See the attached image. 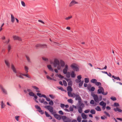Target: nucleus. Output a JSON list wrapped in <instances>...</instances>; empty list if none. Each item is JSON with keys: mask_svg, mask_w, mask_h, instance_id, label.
<instances>
[{"mask_svg": "<svg viewBox=\"0 0 122 122\" xmlns=\"http://www.w3.org/2000/svg\"><path fill=\"white\" fill-rule=\"evenodd\" d=\"M11 68L13 71L15 73L16 77L22 79H24L23 76L29 79H31V76L27 73H26L25 74H23L19 72H18L15 66L13 64H11Z\"/></svg>", "mask_w": 122, "mask_h": 122, "instance_id": "1", "label": "nucleus"}, {"mask_svg": "<svg viewBox=\"0 0 122 122\" xmlns=\"http://www.w3.org/2000/svg\"><path fill=\"white\" fill-rule=\"evenodd\" d=\"M53 65L54 67H57L58 70H59L61 68V66L60 64V62L59 60L55 59L53 61Z\"/></svg>", "mask_w": 122, "mask_h": 122, "instance_id": "2", "label": "nucleus"}, {"mask_svg": "<svg viewBox=\"0 0 122 122\" xmlns=\"http://www.w3.org/2000/svg\"><path fill=\"white\" fill-rule=\"evenodd\" d=\"M92 95L95 101L97 103H98L99 101H100L102 100V97L101 96H99V98L97 95H95L94 94H92Z\"/></svg>", "mask_w": 122, "mask_h": 122, "instance_id": "3", "label": "nucleus"}, {"mask_svg": "<svg viewBox=\"0 0 122 122\" xmlns=\"http://www.w3.org/2000/svg\"><path fill=\"white\" fill-rule=\"evenodd\" d=\"M44 107L48 109L52 114H53L54 113H56V112H53V108L50 105L46 106Z\"/></svg>", "mask_w": 122, "mask_h": 122, "instance_id": "4", "label": "nucleus"}, {"mask_svg": "<svg viewBox=\"0 0 122 122\" xmlns=\"http://www.w3.org/2000/svg\"><path fill=\"white\" fill-rule=\"evenodd\" d=\"M91 83L94 84L96 86H101V84L100 82H97L96 79H92L90 81Z\"/></svg>", "mask_w": 122, "mask_h": 122, "instance_id": "5", "label": "nucleus"}, {"mask_svg": "<svg viewBox=\"0 0 122 122\" xmlns=\"http://www.w3.org/2000/svg\"><path fill=\"white\" fill-rule=\"evenodd\" d=\"M0 89L3 93L6 95L8 94V92L4 88L3 86L1 84H0Z\"/></svg>", "mask_w": 122, "mask_h": 122, "instance_id": "6", "label": "nucleus"}, {"mask_svg": "<svg viewBox=\"0 0 122 122\" xmlns=\"http://www.w3.org/2000/svg\"><path fill=\"white\" fill-rule=\"evenodd\" d=\"M6 38L4 36H3L1 37V39L3 41V42L6 44H8L10 41V39L9 38H8L6 41H5Z\"/></svg>", "mask_w": 122, "mask_h": 122, "instance_id": "7", "label": "nucleus"}, {"mask_svg": "<svg viewBox=\"0 0 122 122\" xmlns=\"http://www.w3.org/2000/svg\"><path fill=\"white\" fill-rule=\"evenodd\" d=\"M71 67L74 71H79V69L77 66L75 64H72L71 65Z\"/></svg>", "mask_w": 122, "mask_h": 122, "instance_id": "8", "label": "nucleus"}, {"mask_svg": "<svg viewBox=\"0 0 122 122\" xmlns=\"http://www.w3.org/2000/svg\"><path fill=\"white\" fill-rule=\"evenodd\" d=\"M75 95L74 97H76L75 100H76L79 101V102L80 103L81 101V99L79 93H76L75 94Z\"/></svg>", "mask_w": 122, "mask_h": 122, "instance_id": "9", "label": "nucleus"}, {"mask_svg": "<svg viewBox=\"0 0 122 122\" xmlns=\"http://www.w3.org/2000/svg\"><path fill=\"white\" fill-rule=\"evenodd\" d=\"M61 118L64 122H70V120L69 118L65 116H62Z\"/></svg>", "mask_w": 122, "mask_h": 122, "instance_id": "10", "label": "nucleus"}, {"mask_svg": "<svg viewBox=\"0 0 122 122\" xmlns=\"http://www.w3.org/2000/svg\"><path fill=\"white\" fill-rule=\"evenodd\" d=\"M13 40H17L19 41H22V39L20 37L16 35H13Z\"/></svg>", "mask_w": 122, "mask_h": 122, "instance_id": "11", "label": "nucleus"}, {"mask_svg": "<svg viewBox=\"0 0 122 122\" xmlns=\"http://www.w3.org/2000/svg\"><path fill=\"white\" fill-rule=\"evenodd\" d=\"M99 89L98 90L97 93L98 94L102 93L103 92H104V89L101 86H99L98 87Z\"/></svg>", "mask_w": 122, "mask_h": 122, "instance_id": "12", "label": "nucleus"}, {"mask_svg": "<svg viewBox=\"0 0 122 122\" xmlns=\"http://www.w3.org/2000/svg\"><path fill=\"white\" fill-rule=\"evenodd\" d=\"M35 107L36 109L38 110V111L40 112L41 114H43L44 113V112L41 109V108L39 106L36 105L35 106Z\"/></svg>", "mask_w": 122, "mask_h": 122, "instance_id": "13", "label": "nucleus"}, {"mask_svg": "<svg viewBox=\"0 0 122 122\" xmlns=\"http://www.w3.org/2000/svg\"><path fill=\"white\" fill-rule=\"evenodd\" d=\"M68 70V66L66 64L65 65L64 68L63 70V72L64 74H66Z\"/></svg>", "mask_w": 122, "mask_h": 122, "instance_id": "14", "label": "nucleus"}, {"mask_svg": "<svg viewBox=\"0 0 122 122\" xmlns=\"http://www.w3.org/2000/svg\"><path fill=\"white\" fill-rule=\"evenodd\" d=\"M78 3L74 0H72L70 3L69 6L71 7L74 5L75 4H77Z\"/></svg>", "mask_w": 122, "mask_h": 122, "instance_id": "15", "label": "nucleus"}, {"mask_svg": "<svg viewBox=\"0 0 122 122\" xmlns=\"http://www.w3.org/2000/svg\"><path fill=\"white\" fill-rule=\"evenodd\" d=\"M5 62L6 66L8 67H10V63L8 60L7 59H5Z\"/></svg>", "mask_w": 122, "mask_h": 122, "instance_id": "16", "label": "nucleus"}, {"mask_svg": "<svg viewBox=\"0 0 122 122\" xmlns=\"http://www.w3.org/2000/svg\"><path fill=\"white\" fill-rule=\"evenodd\" d=\"M53 115H54L55 117L58 120H60L61 119V117L60 115L56 114H54V113Z\"/></svg>", "mask_w": 122, "mask_h": 122, "instance_id": "17", "label": "nucleus"}, {"mask_svg": "<svg viewBox=\"0 0 122 122\" xmlns=\"http://www.w3.org/2000/svg\"><path fill=\"white\" fill-rule=\"evenodd\" d=\"M81 116L83 119H87L88 116L85 114L84 113H83L81 114Z\"/></svg>", "mask_w": 122, "mask_h": 122, "instance_id": "18", "label": "nucleus"}, {"mask_svg": "<svg viewBox=\"0 0 122 122\" xmlns=\"http://www.w3.org/2000/svg\"><path fill=\"white\" fill-rule=\"evenodd\" d=\"M68 96L70 97H74V95H75V93H71V92H67Z\"/></svg>", "mask_w": 122, "mask_h": 122, "instance_id": "19", "label": "nucleus"}, {"mask_svg": "<svg viewBox=\"0 0 122 122\" xmlns=\"http://www.w3.org/2000/svg\"><path fill=\"white\" fill-rule=\"evenodd\" d=\"M45 114L46 117H49V119H52V117L46 111L45 112Z\"/></svg>", "mask_w": 122, "mask_h": 122, "instance_id": "20", "label": "nucleus"}, {"mask_svg": "<svg viewBox=\"0 0 122 122\" xmlns=\"http://www.w3.org/2000/svg\"><path fill=\"white\" fill-rule=\"evenodd\" d=\"M114 110L115 112L118 111L119 112H122V110L120 109L117 107L116 108H114Z\"/></svg>", "mask_w": 122, "mask_h": 122, "instance_id": "21", "label": "nucleus"}, {"mask_svg": "<svg viewBox=\"0 0 122 122\" xmlns=\"http://www.w3.org/2000/svg\"><path fill=\"white\" fill-rule=\"evenodd\" d=\"M47 67L48 69L50 71H53V70L52 68L51 65H47Z\"/></svg>", "mask_w": 122, "mask_h": 122, "instance_id": "22", "label": "nucleus"}, {"mask_svg": "<svg viewBox=\"0 0 122 122\" xmlns=\"http://www.w3.org/2000/svg\"><path fill=\"white\" fill-rule=\"evenodd\" d=\"M60 62V64L61 66V67H63L64 66H65V63L62 60H61Z\"/></svg>", "mask_w": 122, "mask_h": 122, "instance_id": "23", "label": "nucleus"}, {"mask_svg": "<svg viewBox=\"0 0 122 122\" xmlns=\"http://www.w3.org/2000/svg\"><path fill=\"white\" fill-rule=\"evenodd\" d=\"M11 21L13 23L14 22L15 20V18L14 16L12 14H11Z\"/></svg>", "mask_w": 122, "mask_h": 122, "instance_id": "24", "label": "nucleus"}, {"mask_svg": "<svg viewBox=\"0 0 122 122\" xmlns=\"http://www.w3.org/2000/svg\"><path fill=\"white\" fill-rule=\"evenodd\" d=\"M99 105L100 106H106V103L102 101L99 104Z\"/></svg>", "mask_w": 122, "mask_h": 122, "instance_id": "25", "label": "nucleus"}, {"mask_svg": "<svg viewBox=\"0 0 122 122\" xmlns=\"http://www.w3.org/2000/svg\"><path fill=\"white\" fill-rule=\"evenodd\" d=\"M24 91L25 93H27V92H29V93H30L32 91L31 89H30L27 88V90H24Z\"/></svg>", "mask_w": 122, "mask_h": 122, "instance_id": "26", "label": "nucleus"}, {"mask_svg": "<svg viewBox=\"0 0 122 122\" xmlns=\"http://www.w3.org/2000/svg\"><path fill=\"white\" fill-rule=\"evenodd\" d=\"M71 76L72 78H74L75 77L76 74H75L74 71H72L71 74Z\"/></svg>", "mask_w": 122, "mask_h": 122, "instance_id": "27", "label": "nucleus"}, {"mask_svg": "<svg viewBox=\"0 0 122 122\" xmlns=\"http://www.w3.org/2000/svg\"><path fill=\"white\" fill-rule=\"evenodd\" d=\"M29 69L28 67L26 66H25L24 67V69L26 72V73H28V70Z\"/></svg>", "mask_w": 122, "mask_h": 122, "instance_id": "28", "label": "nucleus"}, {"mask_svg": "<svg viewBox=\"0 0 122 122\" xmlns=\"http://www.w3.org/2000/svg\"><path fill=\"white\" fill-rule=\"evenodd\" d=\"M1 107L2 108H3L5 107V105L3 103V101H2L1 102Z\"/></svg>", "mask_w": 122, "mask_h": 122, "instance_id": "29", "label": "nucleus"}, {"mask_svg": "<svg viewBox=\"0 0 122 122\" xmlns=\"http://www.w3.org/2000/svg\"><path fill=\"white\" fill-rule=\"evenodd\" d=\"M67 90L68 91V92H71L72 91V88L70 86H68L67 87Z\"/></svg>", "mask_w": 122, "mask_h": 122, "instance_id": "30", "label": "nucleus"}, {"mask_svg": "<svg viewBox=\"0 0 122 122\" xmlns=\"http://www.w3.org/2000/svg\"><path fill=\"white\" fill-rule=\"evenodd\" d=\"M84 107L85 105L83 103H81L80 104V105L78 108H81L82 109H83V108Z\"/></svg>", "mask_w": 122, "mask_h": 122, "instance_id": "31", "label": "nucleus"}, {"mask_svg": "<svg viewBox=\"0 0 122 122\" xmlns=\"http://www.w3.org/2000/svg\"><path fill=\"white\" fill-rule=\"evenodd\" d=\"M81 118L80 116L78 117L77 118V120L78 122H80L81 121Z\"/></svg>", "mask_w": 122, "mask_h": 122, "instance_id": "32", "label": "nucleus"}, {"mask_svg": "<svg viewBox=\"0 0 122 122\" xmlns=\"http://www.w3.org/2000/svg\"><path fill=\"white\" fill-rule=\"evenodd\" d=\"M95 109L97 111H101V109L100 107L99 106H97L95 108Z\"/></svg>", "mask_w": 122, "mask_h": 122, "instance_id": "33", "label": "nucleus"}, {"mask_svg": "<svg viewBox=\"0 0 122 122\" xmlns=\"http://www.w3.org/2000/svg\"><path fill=\"white\" fill-rule=\"evenodd\" d=\"M66 74V76L68 78H69L70 76V74L69 72H67Z\"/></svg>", "mask_w": 122, "mask_h": 122, "instance_id": "34", "label": "nucleus"}, {"mask_svg": "<svg viewBox=\"0 0 122 122\" xmlns=\"http://www.w3.org/2000/svg\"><path fill=\"white\" fill-rule=\"evenodd\" d=\"M28 94L30 96H34L35 94L32 91H31V92L30 93H29Z\"/></svg>", "mask_w": 122, "mask_h": 122, "instance_id": "35", "label": "nucleus"}, {"mask_svg": "<svg viewBox=\"0 0 122 122\" xmlns=\"http://www.w3.org/2000/svg\"><path fill=\"white\" fill-rule=\"evenodd\" d=\"M90 112L92 114H95L96 113V111L95 110L92 109L91 110Z\"/></svg>", "mask_w": 122, "mask_h": 122, "instance_id": "36", "label": "nucleus"}, {"mask_svg": "<svg viewBox=\"0 0 122 122\" xmlns=\"http://www.w3.org/2000/svg\"><path fill=\"white\" fill-rule=\"evenodd\" d=\"M114 106H115L117 107H119V104L117 103H114V104L113 105Z\"/></svg>", "mask_w": 122, "mask_h": 122, "instance_id": "37", "label": "nucleus"}, {"mask_svg": "<svg viewBox=\"0 0 122 122\" xmlns=\"http://www.w3.org/2000/svg\"><path fill=\"white\" fill-rule=\"evenodd\" d=\"M78 112L80 113H81L82 112V109L81 108H78Z\"/></svg>", "mask_w": 122, "mask_h": 122, "instance_id": "38", "label": "nucleus"}, {"mask_svg": "<svg viewBox=\"0 0 122 122\" xmlns=\"http://www.w3.org/2000/svg\"><path fill=\"white\" fill-rule=\"evenodd\" d=\"M26 57L27 61L29 62H31L30 60L29 57L28 56H26Z\"/></svg>", "mask_w": 122, "mask_h": 122, "instance_id": "39", "label": "nucleus"}, {"mask_svg": "<svg viewBox=\"0 0 122 122\" xmlns=\"http://www.w3.org/2000/svg\"><path fill=\"white\" fill-rule=\"evenodd\" d=\"M42 59L44 61H48V59L47 58L43 57H42Z\"/></svg>", "mask_w": 122, "mask_h": 122, "instance_id": "40", "label": "nucleus"}, {"mask_svg": "<svg viewBox=\"0 0 122 122\" xmlns=\"http://www.w3.org/2000/svg\"><path fill=\"white\" fill-rule=\"evenodd\" d=\"M85 82L86 83H88L89 82V79L88 78H85Z\"/></svg>", "mask_w": 122, "mask_h": 122, "instance_id": "41", "label": "nucleus"}, {"mask_svg": "<svg viewBox=\"0 0 122 122\" xmlns=\"http://www.w3.org/2000/svg\"><path fill=\"white\" fill-rule=\"evenodd\" d=\"M49 104L51 106H52L54 104V102L52 100H51L49 102Z\"/></svg>", "mask_w": 122, "mask_h": 122, "instance_id": "42", "label": "nucleus"}, {"mask_svg": "<svg viewBox=\"0 0 122 122\" xmlns=\"http://www.w3.org/2000/svg\"><path fill=\"white\" fill-rule=\"evenodd\" d=\"M72 17L71 16H68L65 19L66 20H68L72 18Z\"/></svg>", "mask_w": 122, "mask_h": 122, "instance_id": "43", "label": "nucleus"}, {"mask_svg": "<svg viewBox=\"0 0 122 122\" xmlns=\"http://www.w3.org/2000/svg\"><path fill=\"white\" fill-rule=\"evenodd\" d=\"M75 81L76 83H79V82L80 83L81 81V80L76 79L75 80Z\"/></svg>", "mask_w": 122, "mask_h": 122, "instance_id": "44", "label": "nucleus"}, {"mask_svg": "<svg viewBox=\"0 0 122 122\" xmlns=\"http://www.w3.org/2000/svg\"><path fill=\"white\" fill-rule=\"evenodd\" d=\"M63 82L64 85L65 86H66L67 85V84L66 81L65 80H63Z\"/></svg>", "mask_w": 122, "mask_h": 122, "instance_id": "45", "label": "nucleus"}, {"mask_svg": "<svg viewBox=\"0 0 122 122\" xmlns=\"http://www.w3.org/2000/svg\"><path fill=\"white\" fill-rule=\"evenodd\" d=\"M72 84V82L71 80L68 83V85L69 86H71Z\"/></svg>", "mask_w": 122, "mask_h": 122, "instance_id": "46", "label": "nucleus"}, {"mask_svg": "<svg viewBox=\"0 0 122 122\" xmlns=\"http://www.w3.org/2000/svg\"><path fill=\"white\" fill-rule=\"evenodd\" d=\"M32 87L33 88L36 90H38L39 89L36 86H32Z\"/></svg>", "mask_w": 122, "mask_h": 122, "instance_id": "47", "label": "nucleus"}, {"mask_svg": "<svg viewBox=\"0 0 122 122\" xmlns=\"http://www.w3.org/2000/svg\"><path fill=\"white\" fill-rule=\"evenodd\" d=\"M110 98L112 100L114 101L116 100H117L116 98L115 97H111Z\"/></svg>", "mask_w": 122, "mask_h": 122, "instance_id": "48", "label": "nucleus"}, {"mask_svg": "<svg viewBox=\"0 0 122 122\" xmlns=\"http://www.w3.org/2000/svg\"><path fill=\"white\" fill-rule=\"evenodd\" d=\"M104 113L107 116L109 117H110V116L108 113L107 112H106L104 111Z\"/></svg>", "mask_w": 122, "mask_h": 122, "instance_id": "49", "label": "nucleus"}, {"mask_svg": "<svg viewBox=\"0 0 122 122\" xmlns=\"http://www.w3.org/2000/svg\"><path fill=\"white\" fill-rule=\"evenodd\" d=\"M20 117L19 116H17L15 117V119L18 121L19 120V118Z\"/></svg>", "mask_w": 122, "mask_h": 122, "instance_id": "50", "label": "nucleus"}, {"mask_svg": "<svg viewBox=\"0 0 122 122\" xmlns=\"http://www.w3.org/2000/svg\"><path fill=\"white\" fill-rule=\"evenodd\" d=\"M67 101L68 102L71 103H72L73 102V100L71 99H68Z\"/></svg>", "mask_w": 122, "mask_h": 122, "instance_id": "51", "label": "nucleus"}, {"mask_svg": "<svg viewBox=\"0 0 122 122\" xmlns=\"http://www.w3.org/2000/svg\"><path fill=\"white\" fill-rule=\"evenodd\" d=\"M39 100L40 102L41 103H44L45 102V100L44 99H40Z\"/></svg>", "mask_w": 122, "mask_h": 122, "instance_id": "52", "label": "nucleus"}, {"mask_svg": "<svg viewBox=\"0 0 122 122\" xmlns=\"http://www.w3.org/2000/svg\"><path fill=\"white\" fill-rule=\"evenodd\" d=\"M69 110L70 111H72L73 110V107L71 106L69 108Z\"/></svg>", "mask_w": 122, "mask_h": 122, "instance_id": "53", "label": "nucleus"}, {"mask_svg": "<svg viewBox=\"0 0 122 122\" xmlns=\"http://www.w3.org/2000/svg\"><path fill=\"white\" fill-rule=\"evenodd\" d=\"M59 113L62 115H63L64 114V113L61 110H60L59 111Z\"/></svg>", "mask_w": 122, "mask_h": 122, "instance_id": "54", "label": "nucleus"}, {"mask_svg": "<svg viewBox=\"0 0 122 122\" xmlns=\"http://www.w3.org/2000/svg\"><path fill=\"white\" fill-rule=\"evenodd\" d=\"M21 4H22V5L23 6V7H25V3H24V2L23 1H21Z\"/></svg>", "mask_w": 122, "mask_h": 122, "instance_id": "55", "label": "nucleus"}, {"mask_svg": "<svg viewBox=\"0 0 122 122\" xmlns=\"http://www.w3.org/2000/svg\"><path fill=\"white\" fill-rule=\"evenodd\" d=\"M95 88L94 87H92L91 88L90 90L91 91L93 92L95 90Z\"/></svg>", "mask_w": 122, "mask_h": 122, "instance_id": "56", "label": "nucleus"}, {"mask_svg": "<svg viewBox=\"0 0 122 122\" xmlns=\"http://www.w3.org/2000/svg\"><path fill=\"white\" fill-rule=\"evenodd\" d=\"M77 78L79 80H81V75H80L77 76Z\"/></svg>", "mask_w": 122, "mask_h": 122, "instance_id": "57", "label": "nucleus"}, {"mask_svg": "<svg viewBox=\"0 0 122 122\" xmlns=\"http://www.w3.org/2000/svg\"><path fill=\"white\" fill-rule=\"evenodd\" d=\"M37 95L38 96L40 97H42V95L41 93H37Z\"/></svg>", "mask_w": 122, "mask_h": 122, "instance_id": "58", "label": "nucleus"}, {"mask_svg": "<svg viewBox=\"0 0 122 122\" xmlns=\"http://www.w3.org/2000/svg\"><path fill=\"white\" fill-rule=\"evenodd\" d=\"M46 77L47 79L50 80H51L52 79V78H51V77H50L48 75H47L46 76Z\"/></svg>", "mask_w": 122, "mask_h": 122, "instance_id": "59", "label": "nucleus"}, {"mask_svg": "<svg viewBox=\"0 0 122 122\" xmlns=\"http://www.w3.org/2000/svg\"><path fill=\"white\" fill-rule=\"evenodd\" d=\"M90 111V110L89 109H87L85 110L84 112L85 113H87L89 112Z\"/></svg>", "mask_w": 122, "mask_h": 122, "instance_id": "60", "label": "nucleus"}, {"mask_svg": "<svg viewBox=\"0 0 122 122\" xmlns=\"http://www.w3.org/2000/svg\"><path fill=\"white\" fill-rule=\"evenodd\" d=\"M108 93V92H102V94L104 95H106Z\"/></svg>", "mask_w": 122, "mask_h": 122, "instance_id": "61", "label": "nucleus"}, {"mask_svg": "<svg viewBox=\"0 0 122 122\" xmlns=\"http://www.w3.org/2000/svg\"><path fill=\"white\" fill-rule=\"evenodd\" d=\"M58 77L59 78H64L63 76L61 75L60 74H59L58 75Z\"/></svg>", "mask_w": 122, "mask_h": 122, "instance_id": "62", "label": "nucleus"}, {"mask_svg": "<svg viewBox=\"0 0 122 122\" xmlns=\"http://www.w3.org/2000/svg\"><path fill=\"white\" fill-rule=\"evenodd\" d=\"M94 101L93 100H92L90 102V104H94Z\"/></svg>", "mask_w": 122, "mask_h": 122, "instance_id": "63", "label": "nucleus"}, {"mask_svg": "<svg viewBox=\"0 0 122 122\" xmlns=\"http://www.w3.org/2000/svg\"><path fill=\"white\" fill-rule=\"evenodd\" d=\"M49 96L52 98L54 99L55 98V97L52 95H49Z\"/></svg>", "mask_w": 122, "mask_h": 122, "instance_id": "64", "label": "nucleus"}]
</instances>
